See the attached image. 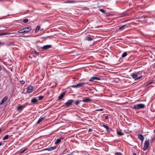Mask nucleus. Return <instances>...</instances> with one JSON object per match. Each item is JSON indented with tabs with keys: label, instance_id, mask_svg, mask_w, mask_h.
I'll return each mask as SVG.
<instances>
[{
	"label": "nucleus",
	"instance_id": "obj_4",
	"mask_svg": "<svg viewBox=\"0 0 155 155\" xmlns=\"http://www.w3.org/2000/svg\"><path fill=\"white\" fill-rule=\"evenodd\" d=\"M149 145V139L147 140H145L144 143V146L143 148L144 150H146L148 147Z\"/></svg>",
	"mask_w": 155,
	"mask_h": 155
},
{
	"label": "nucleus",
	"instance_id": "obj_37",
	"mask_svg": "<svg viewBox=\"0 0 155 155\" xmlns=\"http://www.w3.org/2000/svg\"><path fill=\"white\" fill-rule=\"evenodd\" d=\"M27 150V149H25L23 150L20 153H24L26 150Z\"/></svg>",
	"mask_w": 155,
	"mask_h": 155
},
{
	"label": "nucleus",
	"instance_id": "obj_11",
	"mask_svg": "<svg viewBox=\"0 0 155 155\" xmlns=\"http://www.w3.org/2000/svg\"><path fill=\"white\" fill-rule=\"evenodd\" d=\"M7 96H5V97H4L1 101V102H0V105H2L4 103V102L7 100Z\"/></svg>",
	"mask_w": 155,
	"mask_h": 155
},
{
	"label": "nucleus",
	"instance_id": "obj_3",
	"mask_svg": "<svg viewBox=\"0 0 155 155\" xmlns=\"http://www.w3.org/2000/svg\"><path fill=\"white\" fill-rule=\"evenodd\" d=\"M147 17L145 16H143L137 18L139 20L138 21L140 22L141 23H144L147 22V21L146 19Z\"/></svg>",
	"mask_w": 155,
	"mask_h": 155
},
{
	"label": "nucleus",
	"instance_id": "obj_24",
	"mask_svg": "<svg viewBox=\"0 0 155 155\" xmlns=\"http://www.w3.org/2000/svg\"><path fill=\"white\" fill-rule=\"evenodd\" d=\"M127 54V53L126 52H124L122 54V57L123 58H124L125 57Z\"/></svg>",
	"mask_w": 155,
	"mask_h": 155
},
{
	"label": "nucleus",
	"instance_id": "obj_45",
	"mask_svg": "<svg viewBox=\"0 0 155 155\" xmlns=\"http://www.w3.org/2000/svg\"><path fill=\"white\" fill-rule=\"evenodd\" d=\"M2 70V67L0 65V71H1Z\"/></svg>",
	"mask_w": 155,
	"mask_h": 155
},
{
	"label": "nucleus",
	"instance_id": "obj_44",
	"mask_svg": "<svg viewBox=\"0 0 155 155\" xmlns=\"http://www.w3.org/2000/svg\"><path fill=\"white\" fill-rule=\"evenodd\" d=\"M73 153H70V154H67V155H73Z\"/></svg>",
	"mask_w": 155,
	"mask_h": 155
},
{
	"label": "nucleus",
	"instance_id": "obj_33",
	"mask_svg": "<svg viewBox=\"0 0 155 155\" xmlns=\"http://www.w3.org/2000/svg\"><path fill=\"white\" fill-rule=\"evenodd\" d=\"M99 11L103 13H105V11L103 9H100L99 10Z\"/></svg>",
	"mask_w": 155,
	"mask_h": 155
},
{
	"label": "nucleus",
	"instance_id": "obj_52",
	"mask_svg": "<svg viewBox=\"0 0 155 155\" xmlns=\"http://www.w3.org/2000/svg\"><path fill=\"white\" fill-rule=\"evenodd\" d=\"M43 30V28H42V29H41V31H42V30Z\"/></svg>",
	"mask_w": 155,
	"mask_h": 155
},
{
	"label": "nucleus",
	"instance_id": "obj_17",
	"mask_svg": "<svg viewBox=\"0 0 155 155\" xmlns=\"http://www.w3.org/2000/svg\"><path fill=\"white\" fill-rule=\"evenodd\" d=\"M45 117H41L40 119L38 120V121H37V123L38 124H39L45 118Z\"/></svg>",
	"mask_w": 155,
	"mask_h": 155
},
{
	"label": "nucleus",
	"instance_id": "obj_1",
	"mask_svg": "<svg viewBox=\"0 0 155 155\" xmlns=\"http://www.w3.org/2000/svg\"><path fill=\"white\" fill-rule=\"evenodd\" d=\"M31 28L30 27H26L19 30L18 31V32L19 33H27L30 31Z\"/></svg>",
	"mask_w": 155,
	"mask_h": 155
},
{
	"label": "nucleus",
	"instance_id": "obj_12",
	"mask_svg": "<svg viewBox=\"0 0 155 155\" xmlns=\"http://www.w3.org/2000/svg\"><path fill=\"white\" fill-rule=\"evenodd\" d=\"M38 101L36 97L33 98L31 100V102L34 104H35Z\"/></svg>",
	"mask_w": 155,
	"mask_h": 155
},
{
	"label": "nucleus",
	"instance_id": "obj_29",
	"mask_svg": "<svg viewBox=\"0 0 155 155\" xmlns=\"http://www.w3.org/2000/svg\"><path fill=\"white\" fill-rule=\"evenodd\" d=\"M50 37V36H48L47 37H41L40 38H43L45 40L46 39H47Z\"/></svg>",
	"mask_w": 155,
	"mask_h": 155
},
{
	"label": "nucleus",
	"instance_id": "obj_14",
	"mask_svg": "<svg viewBox=\"0 0 155 155\" xmlns=\"http://www.w3.org/2000/svg\"><path fill=\"white\" fill-rule=\"evenodd\" d=\"M91 100V99L87 98L83 99L82 101L84 102L88 103Z\"/></svg>",
	"mask_w": 155,
	"mask_h": 155
},
{
	"label": "nucleus",
	"instance_id": "obj_41",
	"mask_svg": "<svg viewBox=\"0 0 155 155\" xmlns=\"http://www.w3.org/2000/svg\"><path fill=\"white\" fill-rule=\"evenodd\" d=\"M108 118V117L107 116H105L104 117V119L107 120Z\"/></svg>",
	"mask_w": 155,
	"mask_h": 155
},
{
	"label": "nucleus",
	"instance_id": "obj_10",
	"mask_svg": "<svg viewBox=\"0 0 155 155\" xmlns=\"http://www.w3.org/2000/svg\"><path fill=\"white\" fill-rule=\"evenodd\" d=\"M88 83V82H81L78 84V87H82L84 85L87 84Z\"/></svg>",
	"mask_w": 155,
	"mask_h": 155
},
{
	"label": "nucleus",
	"instance_id": "obj_43",
	"mask_svg": "<svg viewBox=\"0 0 155 155\" xmlns=\"http://www.w3.org/2000/svg\"><path fill=\"white\" fill-rule=\"evenodd\" d=\"M154 137H153L152 138V142L154 140Z\"/></svg>",
	"mask_w": 155,
	"mask_h": 155
},
{
	"label": "nucleus",
	"instance_id": "obj_55",
	"mask_svg": "<svg viewBox=\"0 0 155 155\" xmlns=\"http://www.w3.org/2000/svg\"><path fill=\"white\" fill-rule=\"evenodd\" d=\"M1 60V59L0 58V60Z\"/></svg>",
	"mask_w": 155,
	"mask_h": 155
},
{
	"label": "nucleus",
	"instance_id": "obj_16",
	"mask_svg": "<svg viewBox=\"0 0 155 155\" xmlns=\"http://www.w3.org/2000/svg\"><path fill=\"white\" fill-rule=\"evenodd\" d=\"M138 137L142 141H143L144 139V137L143 135L141 134H139L138 135Z\"/></svg>",
	"mask_w": 155,
	"mask_h": 155
},
{
	"label": "nucleus",
	"instance_id": "obj_36",
	"mask_svg": "<svg viewBox=\"0 0 155 155\" xmlns=\"http://www.w3.org/2000/svg\"><path fill=\"white\" fill-rule=\"evenodd\" d=\"M103 109L102 108H101L100 109H97L95 110L96 111H101L103 110Z\"/></svg>",
	"mask_w": 155,
	"mask_h": 155
},
{
	"label": "nucleus",
	"instance_id": "obj_47",
	"mask_svg": "<svg viewBox=\"0 0 155 155\" xmlns=\"http://www.w3.org/2000/svg\"><path fill=\"white\" fill-rule=\"evenodd\" d=\"M48 150V148H46L44 150Z\"/></svg>",
	"mask_w": 155,
	"mask_h": 155
},
{
	"label": "nucleus",
	"instance_id": "obj_27",
	"mask_svg": "<svg viewBox=\"0 0 155 155\" xmlns=\"http://www.w3.org/2000/svg\"><path fill=\"white\" fill-rule=\"evenodd\" d=\"M103 127L105 129H106V130H107L109 129V127L107 126L106 125H103Z\"/></svg>",
	"mask_w": 155,
	"mask_h": 155
},
{
	"label": "nucleus",
	"instance_id": "obj_21",
	"mask_svg": "<svg viewBox=\"0 0 155 155\" xmlns=\"http://www.w3.org/2000/svg\"><path fill=\"white\" fill-rule=\"evenodd\" d=\"M11 33L10 32L1 33V31H0V35H9Z\"/></svg>",
	"mask_w": 155,
	"mask_h": 155
},
{
	"label": "nucleus",
	"instance_id": "obj_2",
	"mask_svg": "<svg viewBox=\"0 0 155 155\" xmlns=\"http://www.w3.org/2000/svg\"><path fill=\"white\" fill-rule=\"evenodd\" d=\"M145 107V105L142 104H139L134 105L133 109H139L141 108H143Z\"/></svg>",
	"mask_w": 155,
	"mask_h": 155
},
{
	"label": "nucleus",
	"instance_id": "obj_39",
	"mask_svg": "<svg viewBox=\"0 0 155 155\" xmlns=\"http://www.w3.org/2000/svg\"><path fill=\"white\" fill-rule=\"evenodd\" d=\"M74 1H67L65 2V3H73V2H74Z\"/></svg>",
	"mask_w": 155,
	"mask_h": 155
},
{
	"label": "nucleus",
	"instance_id": "obj_32",
	"mask_svg": "<svg viewBox=\"0 0 155 155\" xmlns=\"http://www.w3.org/2000/svg\"><path fill=\"white\" fill-rule=\"evenodd\" d=\"M28 19H25L23 20V21L24 23H26L28 22Z\"/></svg>",
	"mask_w": 155,
	"mask_h": 155
},
{
	"label": "nucleus",
	"instance_id": "obj_38",
	"mask_svg": "<svg viewBox=\"0 0 155 155\" xmlns=\"http://www.w3.org/2000/svg\"><path fill=\"white\" fill-rule=\"evenodd\" d=\"M20 82H21V84H24L25 83V82L23 80H22V81H21Z\"/></svg>",
	"mask_w": 155,
	"mask_h": 155
},
{
	"label": "nucleus",
	"instance_id": "obj_49",
	"mask_svg": "<svg viewBox=\"0 0 155 155\" xmlns=\"http://www.w3.org/2000/svg\"><path fill=\"white\" fill-rule=\"evenodd\" d=\"M133 155H136V154L135 153H134Z\"/></svg>",
	"mask_w": 155,
	"mask_h": 155
},
{
	"label": "nucleus",
	"instance_id": "obj_35",
	"mask_svg": "<svg viewBox=\"0 0 155 155\" xmlns=\"http://www.w3.org/2000/svg\"><path fill=\"white\" fill-rule=\"evenodd\" d=\"M71 87H74V88L78 87V84H77L76 85H72L71 86Z\"/></svg>",
	"mask_w": 155,
	"mask_h": 155
},
{
	"label": "nucleus",
	"instance_id": "obj_18",
	"mask_svg": "<svg viewBox=\"0 0 155 155\" xmlns=\"http://www.w3.org/2000/svg\"><path fill=\"white\" fill-rule=\"evenodd\" d=\"M92 38L90 37H86L85 38V40L88 41H91L92 40Z\"/></svg>",
	"mask_w": 155,
	"mask_h": 155
},
{
	"label": "nucleus",
	"instance_id": "obj_26",
	"mask_svg": "<svg viewBox=\"0 0 155 155\" xmlns=\"http://www.w3.org/2000/svg\"><path fill=\"white\" fill-rule=\"evenodd\" d=\"M9 135H5L3 138V140H7L8 138Z\"/></svg>",
	"mask_w": 155,
	"mask_h": 155
},
{
	"label": "nucleus",
	"instance_id": "obj_15",
	"mask_svg": "<svg viewBox=\"0 0 155 155\" xmlns=\"http://www.w3.org/2000/svg\"><path fill=\"white\" fill-rule=\"evenodd\" d=\"M130 76L132 77L135 79V80H137V74H135L134 73H132V74L130 75Z\"/></svg>",
	"mask_w": 155,
	"mask_h": 155
},
{
	"label": "nucleus",
	"instance_id": "obj_54",
	"mask_svg": "<svg viewBox=\"0 0 155 155\" xmlns=\"http://www.w3.org/2000/svg\"><path fill=\"white\" fill-rule=\"evenodd\" d=\"M153 132L154 133L155 132V129L154 130Z\"/></svg>",
	"mask_w": 155,
	"mask_h": 155
},
{
	"label": "nucleus",
	"instance_id": "obj_40",
	"mask_svg": "<svg viewBox=\"0 0 155 155\" xmlns=\"http://www.w3.org/2000/svg\"><path fill=\"white\" fill-rule=\"evenodd\" d=\"M142 77V76H140L139 77H137V80H139Z\"/></svg>",
	"mask_w": 155,
	"mask_h": 155
},
{
	"label": "nucleus",
	"instance_id": "obj_23",
	"mask_svg": "<svg viewBox=\"0 0 155 155\" xmlns=\"http://www.w3.org/2000/svg\"><path fill=\"white\" fill-rule=\"evenodd\" d=\"M117 134L119 136H122L124 135V134L123 133L120 131H117Z\"/></svg>",
	"mask_w": 155,
	"mask_h": 155
},
{
	"label": "nucleus",
	"instance_id": "obj_48",
	"mask_svg": "<svg viewBox=\"0 0 155 155\" xmlns=\"http://www.w3.org/2000/svg\"><path fill=\"white\" fill-rule=\"evenodd\" d=\"M129 20H127V21H124L123 22V23H124V22H127V21H128Z\"/></svg>",
	"mask_w": 155,
	"mask_h": 155
},
{
	"label": "nucleus",
	"instance_id": "obj_9",
	"mask_svg": "<svg viewBox=\"0 0 155 155\" xmlns=\"http://www.w3.org/2000/svg\"><path fill=\"white\" fill-rule=\"evenodd\" d=\"M33 89V87L32 86H30L28 87L27 89V92L28 93L31 92Z\"/></svg>",
	"mask_w": 155,
	"mask_h": 155
},
{
	"label": "nucleus",
	"instance_id": "obj_8",
	"mask_svg": "<svg viewBox=\"0 0 155 155\" xmlns=\"http://www.w3.org/2000/svg\"><path fill=\"white\" fill-rule=\"evenodd\" d=\"M51 47L52 45H47L44 46L43 47H41V48L43 50H46L51 48Z\"/></svg>",
	"mask_w": 155,
	"mask_h": 155
},
{
	"label": "nucleus",
	"instance_id": "obj_6",
	"mask_svg": "<svg viewBox=\"0 0 155 155\" xmlns=\"http://www.w3.org/2000/svg\"><path fill=\"white\" fill-rule=\"evenodd\" d=\"M64 139V137H60L59 138H58L55 142V144L56 145L59 144L61 143V140Z\"/></svg>",
	"mask_w": 155,
	"mask_h": 155
},
{
	"label": "nucleus",
	"instance_id": "obj_28",
	"mask_svg": "<svg viewBox=\"0 0 155 155\" xmlns=\"http://www.w3.org/2000/svg\"><path fill=\"white\" fill-rule=\"evenodd\" d=\"M126 26V25H123L121 26L119 28V29L120 30H122L123 28Z\"/></svg>",
	"mask_w": 155,
	"mask_h": 155
},
{
	"label": "nucleus",
	"instance_id": "obj_53",
	"mask_svg": "<svg viewBox=\"0 0 155 155\" xmlns=\"http://www.w3.org/2000/svg\"><path fill=\"white\" fill-rule=\"evenodd\" d=\"M1 129L0 128V133H1Z\"/></svg>",
	"mask_w": 155,
	"mask_h": 155
},
{
	"label": "nucleus",
	"instance_id": "obj_42",
	"mask_svg": "<svg viewBox=\"0 0 155 155\" xmlns=\"http://www.w3.org/2000/svg\"><path fill=\"white\" fill-rule=\"evenodd\" d=\"M92 130L91 129L89 128L88 130V132H89L91 131Z\"/></svg>",
	"mask_w": 155,
	"mask_h": 155
},
{
	"label": "nucleus",
	"instance_id": "obj_34",
	"mask_svg": "<svg viewBox=\"0 0 155 155\" xmlns=\"http://www.w3.org/2000/svg\"><path fill=\"white\" fill-rule=\"evenodd\" d=\"M115 155H122V154L120 153L117 152L115 153Z\"/></svg>",
	"mask_w": 155,
	"mask_h": 155
},
{
	"label": "nucleus",
	"instance_id": "obj_22",
	"mask_svg": "<svg viewBox=\"0 0 155 155\" xmlns=\"http://www.w3.org/2000/svg\"><path fill=\"white\" fill-rule=\"evenodd\" d=\"M81 100H77L74 101V103L76 105H78L79 104L80 102L81 101Z\"/></svg>",
	"mask_w": 155,
	"mask_h": 155
},
{
	"label": "nucleus",
	"instance_id": "obj_25",
	"mask_svg": "<svg viewBox=\"0 0 155 155\" xmlns=\"http://www.w3.org/2000/svg\"><path fill=\"white\" fill-rule=\"evenodd\" d=\"M22 105H19L17 107V110H20L22 107Z\"/></svg>",
	"mask_w": 155,
	"mask_h": 155
},
{
	"label": "nucleus",
	"instance_id": "obj_30",
	"mask_svg": "<svg viewBox=\"0 0 155 155\" xmlns=\"http://www.w3.org/2000/svg\"><path fill=\"white\" fill-rule=\"evenodd\" d=\"M38 100H40L44 98V96H40L38 97Z\"/></svg>",
	"mask_w": 155,
	"mask_h": 155
},
{
	"label": "nucleus",
	"instance_id": "obj_7",
	"mask_svg": "<svg viewBox=\"0 0 155 155\" xmlns=\"http://www.w3.org/2000/svg\"><path fill=\"white\" fill-rule=\"evenodd\" d=\"M101 78L98 77H92L91 78L89 81H94L95 80H100Z\"/></svg>",
	"mask_w": 155,
	"mask_h": 155
},
{
	"label": "nucleus",
	"instance_id": "obj_13",
	"mask_svg": "<svg viewBox=\"0 0 155 155\" xmlns=\"http://www.w3.org/2000/svg\"><path fill=\"white\" fill-rule=\"evenodd\" d=\"M65 92H63L58 97V100H61L63 98L65 94Z\"/></svg>",
	"mask_w": 155,
	"mask_h": 155
},
{
	"label": "nucleus",
	"instance_id": "obj_46",
	"mask_svg": "<svg viewBox=\"0 0 155 155\" xmlns=\"http://www.w3.org/2000/svg\"><path fill=\"white\" fill-rule=\"evenodd\" d=\"M4 43H1V42H0V45H2H2H4Z\"/></svg>",
	"mask_w": 155,
	"mask_h": 155
},
{
	"label": "nucleus",
	"instance_id": "obj_20",
	"mask_svg": "<svg viewBox=\"0 0 155 155\" xmlns=\"http://www.w3.org/2000/svg\"><path fill=\"white\" fill-rule=\"evenodd\" d=\"M56 147H51L48 148V151H51L52 150H54L55 149H56Z\"/></svg>",
	"mask_w": 155,
	"mask_h": 155
},
{
	"label": "nucleus",
	"instance_id": "obj_31",
	"mask_svg": "<svg viewBox=\"0 0 155 155\" xmlns=\"http://www.w3.org/2000/svg\"><path fill=\"white\" fill-rule=\"evenodd\" d=\"M34 52L37 55H39V53L37 52L35 50H33Z\"/></svg>",
	"mask_w": 155,
	"mask_h": 155
},
{
	"label": "nucleus",
	"instance_id": "obj_50",
	"mask_svg": "<svg viewBox=\"0 0 155 155\" xmlns=\"http://www.w3.org/2000/svg\"><path fill=\"white\" fill-rule=\"evenodd\" d=\"M2 142H0V146L2 145Z\"/></svg>",
	"mask_w": 155,
	"mask_h": 155
},
{
	"label": "nucleus",
	"instance_id": "obj_51",
	"mask_svg": "<svg viewBox=\"0 0 155 155\" xmlns=\"http://www.w3.org/2000/svg\"><path fill=\"white\" fill-rule=\"evenodd\" d=\"M109 14H110V13H107V15H109Z\"/></svg>",
	"mask_w": 155,
	"mask_h": 155
},
{
	"label": "nucleus",
	"instance_id": "obj_5",
	"mask_svg": "<svg viewBox=\"0 0 155 155\" xmlns=\"http://www.w3.org/2000/svg\"><path fill=\"white\" fill-rule=\"evenodd\" d=\"M73 101V100H69L64 104L67 107H69L72 104Z\"/></svg>",
	"mask_w": 155,
	"mask_h": 155
},
{
	"label": "nucleus",
	"instance_id": "obj_19",
	"mask_svg": "<svg viewBox=\"0 0 155 155\" xmlns=\"http://www.w3.org/2000/svg\"><path fill=\"white\" fill-rule=\"evenodd\" d=\"M41 27L40 26H38L36 27L35 30V32L36 33L38 31L40 30Z\"/></svg>",
	"mask_w": 155,
	"mask_h": 155
}]
</instances>
